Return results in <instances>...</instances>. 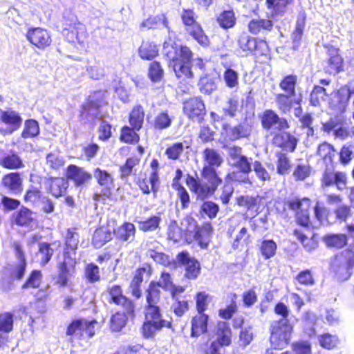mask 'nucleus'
I'll return each instance as SVG.
<instances>
[{
	"label": "nucleus",
	"instance_id": "obj_61",
	"mask_svg": "<svg viewBox=\"0 0 354 354\" xmlns=\"http://www.w3.org/2000/svg\"><path fill=\"white\" fill-rule=\"evenodd\" d=\"M320 346L326 349H332L338 344V337L329 333H325L319 336Z\"/></svg>",
	"mask_w": 354,
	"mask_h": 354
},
{
	"label": "nucleus",
	"instance_id": "obj_31",
	"mask_svg": "<svg viewBox=\"0 0 354 354\" xmlns=\"http://www.w3.org/2000/svg\"><path fill=\"white\" fill-rule=\"evenodd\" d=\"M217 346H229L231 343V329L227 323L219 322L217 324Z\"/></svg>",
	"mask_w": 354,
	"mask_h": 354
},
{
	"label": "nucleus",
	"instance_id": "obj_3",
	"mask_svg": "<svg viewBox=\"0 0 354 354\" xmlns=\"http://www.w3.org/2000/svg\"><path fill=\"white\" fill-rule=\"evenodd\" d=\"M145 322L142 327V333L145 338L153 337L162 328H171V322L164 319L158 306H147Z\"/></svg>",
	"mask_w": 354,
	"mask_h": 354
},
{
	"label": "nucleus",
	"instance_id": "obj_42",
	"mask_svg": "<svg viewBox=\"0 0 354 354\" xmlns=\"http://www.w3.org/2000/svg\"><path fill=\"white\" fill-rule=\"evenodd\" d=\"M43 279V274L40 270H34L28 275L25 283L21 286L23 290L29 288H38Z\"/></svg>",
	"mask_w": 354,
	"mask_h": 354
},
{
	"label": "nucleus",
	"instance_id": "obj_22",
	"mask_svg": "<svg viewBox=\"0 0 354 354\" xmlns=\"http://www.w3.org/2000/svg\"><path fill=\"white\" fill-rule=\"evenodd\" d=\"M184 111L192 120H199L205 114V107L199 97L190 98L184 103Z\"/></svg>",
	"mask_w": 354,
	"mask_h": 354
},
{
	"label": "nucleus",
	"instance_id": "obj_6",
	"mask_svg": "<svg viewBox=\"0 0 354 354\" xmlns=\"http://www.w3.org/2000/svg\"><path fill=\"white\" fill-rule=\"evenodd\" d=\"M354 266V251L348 249L335 255L330 264V270L339 281L347 280Z\"/></svg>",
	"mask_w": 354,
	"mask_h": 354
},
{
	"label": "nucleus",
	"instance_id": "obj_54",
	"mask_svg": "<svg viewBox=\"0 0 354 354\" xmlns=\"http://www.w3.org/2000/svg\"><path fill=\"white\" fill-rule=\"evenodd\" d=\"M292 96L290 95L280 93L276 96V102L279 109L283 113H288L292 107L293 100Z\"/></svg>",
	"mask_w": 354,
	"mask_h": 354
},
{
	"label": "nucleus",
	"instance_id": "obj_59",
	"mask_svg": "<svg viewBox=\"0 0 354 354\" xmlns=\"http://www.w3.org/2000/svg\"><path fill=\"white\" fill-rule=\"evenodd\" d=\"M151 272L152 269L149 265H143L141 268H139L135 272L134 277L131 281V283L140 286L144 280V277H149L151 274Z\"/></svg>",
	"mask_w": 354,
	"mask_h": 354
},
{
	"label": "nucleus",
	"instance_id": "obj_64",
	"mask_svg": "<svg viewBox=\"0 0 354 354\" xmlns=\"http://www.w3.org/2000/svg\"><path fill=\"white\" fill-rule=\"evenodd\" d=\"M79 243V234L75 232V229L68 230L66 236V246L64 251L68 252V250H75Z\"/></svg>",
	"mask_w": 354,
	"mask_h": 354
},
{
	"label": "nucleus",
	"instance_id": "obj_44",
	"mask_svg": "<svg viewBox=\"0 0 354 354\" xmlns=\"http://www.w3.org/2000/svg\"><path fill=\"white\" fill-rule=\"evenodd\" d=\"M293 0H266V5L268 8L272 10V14L278 15L285 13L288 5Z\"/></svg>",
	"mask_w": 354,
	"mask_h": 354
},
{
	"label": "nucleus",
	"instance_id": "obj_40",
	"mask_svg": "<svg viewBox=\"0 0 354 354\" xmlns=\"http://www.w3.org/2000/svg\"><path fill=\"white\" fill-rule=\"evenodd\" d=\"M297 82V77L295 75L285 76L279 83V87L285 92L284 94L290 96L295 95V86Z\"/></svg>",
	"mask_w": 354,
	"mask_h": 354
},
{
	"label": "nucleus",
	"instance_id": "obj_25",
	"mask_svg": "<svg viewBox=\"0 0 354 354\" xmlns=\"http://www.w3.org/2000/svg\"><path fill=\"white\" fill-rule=\"evenodd\" d=\"M1 183L5 189L12 194H17L22 191V178L19 173L12 172L5 175Z\"/></svg>",
	"mask_w": 354,
	"mask_h": 354
},
{
	"label": "nucleus",
	"instance_id": "obj_47",
	"mask_svg": "<svg viewBox=\"0 0 354 354\" xmlns=\"http://www.w3.org/2000/svg\"><path fill=\"white\" fill-rule=\"evenodd\" d=\"M162 219L159 216H152L150 218L138 221V228L143 232H153L159 227Z\"/></svg>",
	"mask_w": 354,
	"mask_h": 354
},
{
	"label": "nucleus",
	"instance_id": "obj_18",
	"mask_svg": "<svg viewBox=\"0 0 354 354\" xmlns=\"http://www.w3.org/2000/svg\"><path fill=\"white\" fill-rule=\"evenodd\" d=\"M261 122L263 129L269 130L274 129L277 131H282L289 128V124L286 119L279 118V115L272 110H266L261 117Z\"/></svg>",
	"mask_w": 354,
	"mask_h": 354
},
{
	"label": "nucleus",
	"instance_id": "obj_5",
	"mask_svg": "<svg viewBox=\"0 0 354 354\" xmlns=\"http://www.w3.org/2000/svg\"><path fill=\"white\" fill-rule=\"evenodd\" d=\"M292 328L290 319H280L272 323L270 341L274 349H282L288 344Z\"/></svg>",
	"mask_w": 354,
	"mask_h": 354
},
{
	"label": "nucleus",
	"instance_id": "obj_33",
	"mask_svg": "<svg viewBox=\"0 0 354 354\" xmlns=\"http://www.w3.org/2000/svg\"><path fill=\"white\" fill-rule=\"evenodd\" d=\"M68 187V183L63 178H52L49 185V192L55 198L64 196Z\"/></svg>",
	"mask_w": 354,
	"mask_h": 354
},
{
	"label": "nucleus",
	"instance_id": "obj_13",
	"mask_svg": "<svg viewBox=\"0 0 354 354\" xmlns=\"http://www.w3.org/2000/svg\"><path fill=\"white\" fill-rule=\"evenodd\" d=\"M69 252H64V259L57 264L58 276L56 283L61 287L67 286L69 278L75 272V258Z\"/></svg>",
	"mask_w": 354,
	"mask_h": 354
},
{
	"label": "nucleus",
	"instance_id": "obj_9",
	"mask_svg": "<svg viewBox=\"0 0 354 354\" xmlns=\"http://www.w3.org/2000/svg\"><path fill=\"white\" fill-rule=\"evenodd\" d=\"M93 176L97 184L102 187L100 193L93 194V200L96 202H104L111 195V187L113 185V177L107 171L100 168H96L93 171Z\"/></svg>",
	"mask_w": 354,
	"mask_h": 354
},
{
	"label": "nucleus",
	"instance_id": "obj_34",
	"mask_svg": "<svg viewBox=\"0 0 354 354\" xmlns=\"http://www.w3.org/2000/svg\"><path fill=\"white\" fill-rule=\"evenodd\" d=\"M323 241L328 248H342L347 244V236L344 234H327L323 237Z\"/></svg>",
	"mask_w": 354,
	"mask_h": 354
},
{
	"label": "nucleus",
	"instance_id": "obj_20",
	"mask_svg": "<svg viewBox=\"0 0 354 354\" xmlns=\"http://www.w3.org/2000/svg\"><path fill=\"white\" fill-rule=\"evenodd\" d=\"M223 129L230 140H236L249 137L252 131V126L248 122L243 121L234 127L223 124Z\"/></svg>",
	"mask_w": 354,
	"mask_h": 354
},
{
	"label": "nucleus",
	"instance_id": "obj_12",
	"mask_svg": "<svg viewBox=\"0 0 354 354\" xmlns=\"http://www.w3.org/2000/svg\"><path fill=\"white\" fill-rule=\"evenodd\" d=\"M104 95L102 91L89 95L87 102L82 106V116L88 121L101 117L99 109L104 104Z\"/></svg>",
	"mask_w": 354,
	"mask_h": 354
},
{
	"label": "nucleus",
	"instance_id": "obj_55",
	"mask_svg": "<svg viewBox=\"0 0 354 354\" xmlns=\"http://www.w3.org/2000/svg\"><path fill=\"white\" fill-rule=\"evenodd\" d=\"M160 24L165 28L168 27V22L164 15L149 17L142 22L140 27L151 29L156 28Z\"/></svg>",
	"mask_w": 354,
	"mask_h": 354
},
{
	"label": "nucleus",
	"instance_id": "obj_27",
	"mask_svg": "<svg viewBox=\"0 0 354 354\" xmlns=\"http://www.w3.org/2000/svg\"><path fill=\"white\" fill-rule=\"evenodd\" d=\"M136 227L131 223L126 222L114 230L115 238L121 242L131 243L133 241Z\"/></svg>",
	"mask_w": 354,
	"mask_h": 354
},
{
	"label": "nucleus",
	"instance_id": "obj_4",
	"mask_svg": "<svg viewBox=\"0 0 354 354\" xmlns=\"http://www.w3.org/2000/svg\"><path fill=\"white\" fill-rule=\"evenodd\" d=\"M63 25V35L69 42L80 44L84 43L87 37L86 27L77 20L74 14L64 12Z\"/></svg>",
	"mask_w": 354,
	"mask_h": 354
},
{
	"label": "nucleus",
	"instance_id": "obj_10",
	"mask_svg": "<svg viewBox=\"0 0 354 354\" xmlns=\"http://www.w3.org/2000/svg\"><path fill=\"white\" fill-rule=\"evenodd\" d=\"M12 248L13 250L16 261L12 262L10 265V277L14 279L21 280L25 275L27 267L26 255L22 249L21 245L19 242L14 241L12 244Z\"/></svg>",
	"mask_w": 354,
	"mask_h": 354
},
{
	"label": "nucleus",
	"instance_id": "obj_53",
	"mask_svg": "<svg viewBox=\"0 0 354 354\" xmlns=\"http://www.w3.org/2000/svg\"><path fill=\"white\" fill-rule=\"evenodd\" d=\"M277 248V243L271 239L263 240L260 245L261 253L266 259L272 257L276 253Z\"/></svg>",
	"mask_w": 354,
	"mask_h": 354
},
{
	"label": "nucleus",
	"instance_id": "obj_39",
	"mask_svg": "<svg viewBox=\"0 0 354 354\" xmlns=\"http://www.w3.org/2000/svg\"><path fill=\"white\" fill-rule=\"evenodd\" d=\"M158 53V47L152 42L143 41L139 48V55L143 59L151 60L156 57Z\"/></svg>",
	"mask_w": 354,
	"mask_h": 354
},
{
	"label": "nucleus",
	"instance_id": "obj_30",
	"mask_svg": "<svg viewBox=\"0 0 354 354\" xmlns=\"http://www.w3.org/2000/svg\"><path fill=\"white\" fill-rule=\"evenodd\" d=\"M328 67L330 73H337L342 70L343 59L339 55V49L335 47H330L328 50Z\"/></svg>",
	"mask_w": 354,
	"mask_h": 354
},
{
	"label": "nucleus",
	"instance_id": "obj_38",
	"mask_svg": "<svg viewBox=\"0 0 354 354\" xmlns=\"http://www.w3.org/2000/svg\"><path fill=\"white\" fill-rule=\"evenodd\" d=\"M144 116V109L140 105L136 106L130 113L129 122L135 130L139 131L142 128Z\"/></svg>",
	"mask_w": 354,
	"mask_h": 354
},
{
	"label": "nucleus",
	"instance_id": "obj_48",
	"mask_svg": "<svg viewBox=\"0 0 354 354\" xmlns=\"http://www.w3.org/2000/svg\"><path fill=\"white\" fill-rule=\"evenodd\" d=\"M327 96L326 88L321 86H315L310 95V104L314 106H319L322 102L326 100Z\"/></svg>",
	"mask_w": 354,
	"mask_h": 354
},
{
	"label": "nucleus",
	"instance_id": "obj_37",
	"mask_svg": "<svg viewBox=\"0 0 354 354\" xmlns=\"http://www.w3.org/2000/svg\"><path fill=\"white\" fill-rule=\"evenodd\" d=\"M0 165L8 169H17L24 167L22 160L15 153L6 154L0 158Z\"/></svg>",
	"mask_w": 354,
	"mask_h": 354
},
{
	"label": "nucleus",
	"instance_id": "obj_43",
	"mask_svg": "<svg viewBox=\"0 0 354 354\" xmlns=\"http://www.w3.org/2000/svg\"><path fill=\"white\" fill-rule=\"evenodd\" d=\"M238 44L245 55L253 53L256 46V39L246 33H243L239 38Z\"/></svg>",
	"mask_w": 354,
	"mask_h": 354
},
{
	"label": "nucleus",
	"instance_id": "obj_11",
	"mask_svg": "<svg viewBox=\"0 0 354 354\" xmlns=\"http://www.w3.org/2000/svg\"><path fill=\"white\" fill-rule=\"evenodd\" d=\"M95 320L87 321L86 319L73 320L68 326L66 335L74 338L82 339L86 335L91 337L95 334Z\"/></svg>",
	"mask_w": 354,
	"mask_h": 354
},
{
	"label": "nucleus",
	"instance_id": "obj_62",
	"mask_svg": "<svg viewBox=\"0 0 354 354\" xmlns=\"http://www.w3.org/2000/svg\"><path fill=\"white\" fill-rule=\"evenodd\" d=\"M199 86L201 91L205 94H211L217 88L215 79L209 77H202Z\"/></svg>",
	"mask_w": 354,
	"mask_h": 354
},
{
	"label": "nucleus",
	"instance_id": "obj_36",
	"mask_svg": "<svg viewBox=\"0 0 354 354\" xmlns=\"http://www.w3.org/2000/svg\"><path fill=\"white\" fill-rule=\"evenodd\" d=\"M112 239L111 232L105 228L97 229L93 236L92 243L95 248H102Z\"/></svg>",
	"mask_w": 354,
	"mask_h": 354
},
{
	"label": "nucleus",
	"instance_id": "obj_45",
	"mask_svg": "<svg viewBox=\"0 0 354 354\" xmlns=\"http://www.w3.org/2000/svg\"><path fill=\"white\" fill-rule=\"evenodd\" d=\"M40 129L37 121L33 119L27 120L24 122V127L21 133V137L32 138L39 134Z\"/></svg>",
	"mask_w": 354,
	"mask_h": 354
},
{
	"label": "nucleus",
	"instance_id": "obj_63",
	"mask_svg": "<svg viewBox=\"0 0 354 354\" xmlns=\"http://www.w3.org/2000/svg\"><path fill=\"white\" fill-rule=\"evenodd\" d=\"M39 254L40 256V263L45 266L50 260L53 254V250L48 243H41L39 244Z\"/></svg>",
	"mask_w": 354,
	"mask_h": 354
},
{
	"label": "nucleus",
	"instance_id": "obj_51",
	"mask_svg": "<svg viewBox=\"0 0 354 354\" xmlns=\"http://www.w3.org/2000/svg\"><path fill=\"white\" fill-rule=\"evenodd\" d=\"M171 124V118L167 111H161L154 118L153 127L156 130L169 128Z\"/></svg>",
	"mask_w": 354,
	"mask_h": 354
},
{
	"label": "nucleus",
	"instance_id": "obj_8",
	"mask_svg": "<svg viewBox=\"0 0 354 354\" xmlns=\"http://www.w3.org/2000/svg\"><path fill=\"white\" fill-rule=\"evenodd\" d=\"M181 18L186 26L187 32L197 41V42L204 46L209 44V39L204 33L201 25L196 21V15L192 10H183L181 14Z\"/></svg>",
	"mask_w": 354,
	"mask_h": 354
},
{
	"label": "nucleus",
	"instance_id": "obj_60",
	"mask_svg": "<svg viewBox=\"0 0 354 354\" xmlns=\"http://www.w3.org/2000/svg\"><path fill=\"white\" fill-rule=\"evenodd\" d=\"M253 170L258 180L264 183L270 180V174L265 168V167L259 161H254L252 163Z\"/></svg>",
	"mask_w": 354,
	"mask_h": 354
},
{
	"label": "nucleus",
	"instance_id": "obj_52",
	"mask_svg": "<svg viewBox=\"0 0 354 354\" xmlns=\"http://www.w3.org/2000/svg\"><path fill=\"white\" fill-rule=\"evenodd\" d=\"M14 314L4 312L0 314V332L9 333L13 329Z\"/></svg>",
	"mask_w": 354,
	"mask_h": 354
},
{
	"label": "nucleus",
	"instance_id": "obj_49",
	"mask_svg": "<svg viewBox=\"0 0 354 354\" xmlns=\"http://www.w3.org/2000/svg\"><path fill=\"white\" fill-rule=\"evenodd\" d=\"M127 315L129 313L124 310L122 313L118 312L112 316L110 327L113 331H120L124 327L127 320Z\"/></svg>",
	"mask_w": 354,
	"mask_h": 354
},
{
	"label": "nucleus",
	"instance_id": "obj_28",
	"mask_svg": "<svg viewBox=\"0 0 354 354\" xmlns=\"http://www.w3.org/2000/svg\"><path fill=\"white\" fill-rule=\"evenodd\" d=\"M208 316L204 313H198L191 322V337H198L207 332Z\"/></svg>",
	"mask_w": 354,
	"mask_h": 354
},
{
	"label": "nucleus",
	"instance_id": "obj_46",
	"mask_svg": "<svg viewBox=\"0 0 354 354\" xmlns=\"http://www.w3.org/2000/svg\"><path fill=\"white\" fill-rule=\"evenodd\" d=\"M160 293L159 288L156 286L155 281H151L147 290V306H158L157 304L160 299Z\"/></svg>",
	"mask_w": 354,
	"mask_h": 354
},
{
	"label": "nucleus",
	"instance_id": "obj_21",
	"mask_svg": "<svg viewBox=\"0 0 354 354\" xmlns=\"http://www.w3.org/2000/svg\"><path fill=\"white\" fill-rule=\"evenodd\" d=\"M109 293L111 301L118 306H121L124 310H126L129 314H133L134 306L132 301L128 299L122 294L121 287L118 285H114L109 288Z\"/></svg>",
	"mask_w": 354,
	"mask_h": 354
},
{
	"label": "nucleus",
	"instance_id": "obj_15",
	"mask_svg": "<svg viewBox=\"0 0 354 354\" xmlns=\"http://www.w3.org/2000/svg\"><path fill=\"white\" fill-rule=\"evenodd\" d=\"M67 178L77 187H86L92 179V175L83 167L70 165L66 170Z\"/></svg>",
	"mask_w": 354,
	"mask_h": 354
},
{
	"label": "nucleus",
	"instance_id": "obj_29",
	"mask_svg": "<svg viewBox=\"0 0 354 354\" xmlns=\"http://www.w3.org/2000/svg\"><path fill=\"white\" fill-rule=\"evenodd\" d=\"M205 165L203 167L215 169L221 165L223 160L217 151L214 149L207 148L203 152Z\"/></svg>",
	"mask_w": 354,
	"mask_h": 354
},
{
	"label": "nucleus",
	"instance_id": "obj_32",
	"mask_svg": "<svg viewBox=\"0 0 354 354\" xmlns=\"http://www.w3.org/2000/svg\"><path fill=\"white\" fill-rule=\"evenodd\" d=\"M272 21L266 19H253L248 24V30L253 35H257L264 31H270L272 28Z\"/></svg>",
	"mask_w": 354,
	"mask_h": 354
},
{
	"label": "nucleus",
	"instance_id": "obj_41",
	"mask_svg": "<svg viewBox=\"0 0 354 354\" xmlns=\"http://www.w3.org/2000/svg\"><path fill=\"white\" fill-rule=\"evenodd\" d=\"M223 80L225 86L231 89H237L239 86V75L237 71L231 68H227L223 72Z\"/></svg>",
	"mask_w": 354,
	"mask_h": 354
},
{
	"label": "nucleus",
	"instance_id": "obj_17",
	"mask_svg": "<svg viewBox=\"0 0 354 354\" xmlns=\"http://www.w3.org/2000/svg\"><path fill=\"white\" fill-rule=\"evenodd\" d=\"M0 120L2 123L6 125V128L0 127V132L5 134L12 133L20 127L22 123V118L19 114L11 109L0 110Z\"/></svg>",
	"mask_w": 354,
	"mask_h": 354
},
{
	"label": "nucleus",
	"instance_id": "obj_57",
	"mask_svg": "<svg viewBox=\"0 0 354 354\" xmlns=\"http://www.w3.org/2000/svg\"><path fill=\"white\" fill-rule=\"evenodd\" d=\"M235 20L234 13L232 10L223 12L217 19L219 25L225 29L233 27L235 24Z\"/></svg>",
	"mask_w": 354,
	"mask_h": 354
},
{
	"label": "nucleus",
	"instance_id": "obj_7",
	"mask_svg": "<svg viewBox=\"0 0 354 354\" xmlns=\"http://www.w3.org/2000/svg\"><path fill=\"white\" fill-rule=\"evenodd\" d=\"M310 201L307 198L299 199L297 197H289L284 202V209H288L295 212L296 219L301 226L308 230L310 224L308 209Z\"/></svg>",
	"mask_w": 354,
	"mask_h": 354
},
{
	"label": "nucleus",
	"instance_id": "obj_19",
	"mask_svg": "<svg viewBox=\"0 0 354 354\" xmlns=\"http://www.w3.org/2000/svg\"><path fill=\"white\" fill-rule=\"evenodd\" d=\"M229 162L231 166L237 168L243 172L252 171V163L248 158L242 153V149L239 147H231L229 149Z\"/></svg>",
	"mask_w": 354,
	"mask_h": 354
},
{
	"label": "nucleus",
	"instance_id": "obj_56",
	"mask_svg": "<svg viewBox=\"0 0 354 354\" xmlns=\"http://www.w3.org/2000/svg\"><path fill=\"white\" fill-rule=\"evenodd\" d=\"M32 221V212L26 207L21 208L15 218L16 224L21 226H28Z\"/></svg>",
	"mask_w": 354,
	"mask_h": 354
},
{
	"label": "nucleus",
	"instance_id": "obj_58",
	"mask_svg": "<svg viewBox=\"0 0 354 354\" xmlns=\"http://www.w3.org/2000/svg\"><path fill=\"white\" fill-rule=\"evenodd\" d=\"M351 96V91L349 88H342L337 91V97L338 100V110L344 112L348 104Z\"/></svg>",
	"mask_w": 354,
	"mask_h": 354
},
{
	"label": "nucleus",
	"instance_id": "obj_1",
	"mask_svg": "<svg viewBox=\"0 0 354 354\" xmlns=\"http://www.w3.org/2000/svg\"><path fill=\"white\" fill-rule=\"evenodd\" d=\"M163 52L170 60L169 66L173 67L178 78H192L194 76L192 68H198L200 70L204 68L203 60L200 57L192 58V53L187 46L169 45L165 42Z\"/></svg>",
	"mask_w": 354,
	"mask_h": 354
},
{
	"label": "nucleus",
	"instance_id": "obj_24",
	"mask_svg": "<svg viewBox=\"0 0 354 354\" xmlns=\"http://www.w3.org/2000/svg\"><path fill=\"white\" fill-rule=\"evenodd\" d=\"M298 140L287 131L277 133L272 139L273 144L281 148H283L293 152L297 145Z\"/></svg>",
	"mask_w": 354,
	"mask_h": 354
},
{
	"label": "nucleus",
	"instance_id": "obj_14",
	"mask_svg": "<svg viewBox=\"0 0 354 354\" xmlns=\"http://www.w3.org/2000/svg\"><path fill=\"white\" fill-rule=\"evenodd\" d=\"M178 264L185 270V277L189 280L196 279L201 272L200 263L187 252H181L177 257Z\"/></svg>",
	"mask_w": 354,
	"mask_h": 354
},
{
	"label": "nucleus",
	"instance_id": "obj_50",
	"mask_svg": "<svg viewBox=\"0 0 354 354\" xmlns=\"http://www.w3.org/2000/svg\"><path fill=\"white\" fill-rule=\"evenodd\" d=\"M293 234L302 243L306 251L310 252L316 248L317 243L313 240L308 239V234L303 230L295 229Z\"/></svg>",
	"mask_w": 354,
	"mask_h": 354
},
{
	"label": "nucleus",
	"instance_id": "obj_26",
	"mask_svg": "<svg viewBox=\"0 0 354 354\" xmlns=\"http://www.w3.org/2000/svg\"><path fill=\"white\" fill-rule=\"evenodd\" d=\"M147 245L148 248L147 256L159 264L163 266L169 264V257L161 251L162 245L156 241L148 242Z\"/></svg>",
	"mask_w": 354,
	"mask_h": 354
},
{
	"label": "nucleus",
	"instance_id": "obj_16",
	"mask_svg": "<svg viewBox=\"0 0 354 354\" xmlns=\"http://www.w3.org/2000/svg\"><path fill=\"white\" fill-rule=\"evenodd\" d=\"M27 39L40 50H44L52 43L49 32L41 28H32L26 34Z\"/></svg>",
	"mask_w": 354,
	"mask_h": 354
},
{
	"label": "nucleus",
	"instance_id": "obj_23",
	"mask_svg": "<svg viewBox=\"0 0 354 354\" xmlns=\"http://www.w3.org/2000/svg\"><path fill=\"white\" fill-rule=\"evenodd\" d=\"M187 184L190 190L194 192L197 198L204 200L214 194L215 191L207 183L189 176L187 178Z\"/></svg>",
	"mask_w": 354,
	"mask_h": 354
},
{
	"label": "nucleus",
	"instance_id": "obj_35",
	"mask_svg": "<svg viewBox=\"0 0 354 354\" xmlns=\"http://www.w3.org/2000/svg\"><path fill=\"white\" fill-rule=\"evenodd\" d=\"M202 176L206 180L205 183L210 186L214 191L222 183V179L218 176L215 169L203 167Z\"/></svg>",
	"mask_w": 354,
	"mask_h": 354
},
{
	"label": "nucleus",
	"instance_id": "obj_2",
	"mask_svg": "<svg viewBox=\"0 0 354 354\" xmlns=\"http://www.w3.org/2000/svg\"><path fill=\"white\" fill-rule=\"evenodd\" d=\"M317 153L326 166L321 178L322 187L324 188L335 186L339 191L344 189L347 185V176L344 172L334 170L336 151L333 146L324 142L319 145Z\"/></svg>",
	"mask_w": 354,
	"mask_h": 354
}]
</instances>
